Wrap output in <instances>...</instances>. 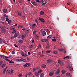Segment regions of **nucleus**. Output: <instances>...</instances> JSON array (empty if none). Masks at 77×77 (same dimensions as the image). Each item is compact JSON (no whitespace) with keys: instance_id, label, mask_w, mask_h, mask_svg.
<instances>
[{"instance_id":"nucleus-1","label":"nucleus","mask_w":77,"mask_h":77,"mask_svg":"<svg viewBox=\"0 0 77 77\" xmlns=\"http://www.w3.org/2000/svg\"><path fill=\"white\" fill-rule=\"evenodd\" d=\"M5 26H4L1 28V32L2 33H4L6 32V29H5Z\"/></svg>"},{"instance_id":"nucleus-2","label":"nucleus","mask_w":77,"mask_h":77,"mask_svg":"<svg viewBox=\"0 0 77 77\" xmlns=\"http://www.w3.org/2000/svg\"><path fill=\"white\" fill-rule=\"evenodd\" d=\"M1 57L2 59H5H5H8V57L5 56V55H2L1 56Z\"/></svg>"},{"instance_id":"nucleus-3","label":"nucleus","mask_w":77,"mask_h":77,"mask_svg":"<svg viewBox=\"0 0 77 77\" xmlns=\"http://www.w3.org/2000/svg\"><path fill=\"white\" fill-rule=\"evenodd\" d=\"M60 69H57L55 73L56 74H59V72H60Z\"/></svg>"},{"instance_id":"nucleus-4","label":"nucleus","mask_w":77,"mask_h":77,"mask_svg":"<svg viewBox=\"0 0 77 77\" xmlns=\"http://www.w3.org/2000/svg\"><path fill=\"white\" fill-rule=\"evenodd\" d=\"M51 61H52L51 60H48L47 61V63H51Z\"/></svg>"},{"instance_id":"nucleus-5","label":"nucleus","mask_w":77,"mask_h":77,"mask_svg":"<svg viewBox=\"0 0 77 77\" xmlns=\"http://www.w3.org/2000/svg\"><path fill=\"white\" fill-rule=\"evenodd\" d=\"M48 39H42L41 40L42 42H46V41H48Z\"/></svg>"},{"instance_id":"nucleus-6","label":"nucleus","mask_w":77,"mask_h":77,"mask_svg":"<svg viewBox=\"0 0 77 77\" xmlns=\"http://www.w3.org/2000/svg\"><path fill=\"white\" fill-rule=\"evenodd\" d=\"M39 20L42 21V22L43 23H45V21H44V19H41L40 18V17L39 18Z\"/></svg>"},{"instance_id":"nucleus-7","label":"nucleus","mask_w":77,"mask_h":77,"mask_svg":"<svg viewBox=\"0 0 77 77\" xmlns=\"http://www.w3.org/2000/svg\"><path fill=\"white\" fill-rule=\"evenodd\" d=\"M18 27L19 29H23V25H20L18 26Z\"/></svg>"},{"instance_id":"nucleus-8","label":"nucleus","mask_w":77,"mask_h":77,"mask_svg":"<svg viewBox=\"0 0 77 77\" xmlns=\"http://www.w3.org/2000/svg\"><path fill=\"white\" fill-rule=\"evenodd\" d=\"M6 20V18L4 17H1V20L2 21H4Z\"/></svg>"},{"instance_id":"nucleus-9","label":"nucleus","mask_w":77,"mask_h":77,"mask_svg":"<svg viewBox=\"0 0 77 77\" xmlns=\"http://www.w3.org/2000/svg\"><path fill=\"white\" fill-rule=\"evenodd\" d=\"M14 60H15V61H16V62H21V60H20L17 59H14Z\"/></svg>"},{"instance_id":"nucleus-10","label":"nucleus","mask_w":77,"mask_h":77,"mask_svg":"<svg viewBox=\"0 0 77 77\" xmlns=\"http://www.w3.org/2000/svg\"><path fill=\"white\" fill-rule=\"evenodd\" d=\"M40 77H43L44 76V74L43 73H41L39 74Z\"/></svg>"},{"instance_id":"nucleus-11","label":"nucleus","mask_w":77,"mask_h":77,"mask_svg":"<svg viewBox=\"0 0 77 77\" xmlns=\"http://www.w3.org/2000/svg\"><path fill=\"white\" fill-rule=\"evenodd\" d=\"M18 36V33H15L14 35V38H16Z\"/></svg>"},{"instance_id":"nucleus-12","label":"nucleus","mask_w":77,"mask_h":77,"mask_svg":"<svg viewBox=\"0 0 77 77\" xmlns=\"http://www.w3.org/2000/svg\"><path fill=\"white\" fill-rule=\"evenodd\" d=\"M11 29L12 30H15V27L14 26H11Z\"/></svg>"},{"instance_id":"nucleus-13","label":"nucleus","mask_w":77,"mask_h":77,"mask_svg":"<svg viewBox=\"0 0 77 77\" xmlns=\"http://www.w3.org/2000/svg\"><path fill=\"white\" fill-rule=\"evenodd\" d=\"M69 69L70 71H72V70H73V68H72V67L71 66H69Z\"/></svg>"},{"instance_id":"nucleus-14","label":"nucleus","mask_w":77,"mask_h":77,"mask_svg":"<svg viewBox=\"0 0 77 77\" xmlns=\"http://www.w3.org/2000/svg\"><path fill=\"white\" fill-rule=\"evenodd\" d=\"M6 73L7 74H10V70H7L6 71Z\"/></svg>"},{"instance_id":"nucleus-15","label":"nucleus","mask_w":77,"mask_h":77,"mask_svg":"<svg viewBox=\"0 0 77 77\" xmlns=\"http://www.w3.org/2000/svg\"><path fill=\"white\" fill-rule=\"evenodd\" d=\"M2 11L4 13H6V12H7L8 11L6 9H3Z\"/></svg>"},{"instance_id":"nucleus-16","label":"nucleus","mask_w":77,"mask_h":77,"mask_svg":"<svg viewBox=\"0 0 77 77\" xmlns=\"http://www.w3.org/2000/svg\"><path fill=\"white\" fill-rule=\"evenodd\" d=\"M42 35L43 36H45L46 35V32H45V31H43L42 32Z\"/></svg>"},{"instance_id":"nucleus-17","label":"nucleus","mask_w":77,"mask_h":77,"mask_svg":"<svg viewBox=\"0 0 77 77\" xmlns=\"http://www.w3.org/2000/svg\"><path fill=\"white\" fill-rule=\"evenodd\" d=\"M6 68H7V67H6L3 70V74H5V72H6Z\"/></svg>"},{"instance_id":"nucleus-18","label":"nucleus","mask_w":77,"mask_h":77,"mask_svg":"<svg viewBox=\"0 0 77 77\" xmlns=\"http://www.w3.org/2000/svg\"><path fill=\"white\" fill-rule=\"evenodd\" d=\"M36 25L35 24H34L32 25V26H31V27H32V28L35 27H36Z\"/></svg>"},{"instance_id":"nucleus-19","label":"nucleus","mask_w":77,"mask_h":77,"mask_svg":"<svg viewBox=\"0 0 77 77\" xmlns=\"http://www.w3.org/2000/svg\"><path fill=\"white\" fill-rule=\"evenodd\" d=\"M54 73L53 72H51L49 73V75L50 76H52V75H53Z\"/></svg>"},{"instance_id":"nucleus-20","label":"nucleus","mask_w":77,"mask_h":77,"mask_svg":"<svg viewBox=\"0 0 77 77\" xmlns=\"http://www.w3.org/2000/svg\"><path fill=\"white\" fill-rule=\"evenodd\" d=\"M6 66V64H3L2 66H1V67L2 68H4L5 66Z\"/></svg>"},{"instance_id":"nucleus-21","label":"nucleus","mask_w":77,"mask_h":77,"mask_svg":"<svg viewBox=\"0 0 77 77\" xmlns=\"http://www.w3.org/2000/svg\"><path fill=\"white\" fill-rule=\"evenodd\" d=\"M66 75L67 77H69V76L70 75V73L69 72L67 73L66 74Z\"/></svg>"},{"instance_id":"nucleus-22","label":"nucleus","mask_w":77,"mask_h":77,"mask_svg":"<svg viewBox=\"0 0 77 77\" xmlns=\"http://www.w3.org/2000/svg\"><path fill=\"white\" fill-rule=\"evenodd\" d=\"M44 11H41L40 12V15H44Z\"/></svg>"},{"instance_id":"nucleus-23","label":"nucleus","mask_w":77,"mask_h":77,"mask_svg":"<svg viewBox=\"0 0 77 77\" xmlns=\"http://www.w3.org/2000/svg\"><path fill=\"white\" fill-rule=\"evenodd\" d=\"M35 75L36 76H38L39 75V74L37 72H36L35 73Z\"/></svg>"},{"instance_id":"nucleus-24","label":"nucleus","mask_w":77,"mask_h":77,"mask_svg":"<svg viewBox=\"0 0 77 77\" xmlns=\"http://www.w3.org/2000/svg\"><path fill=\"white\" fill-rule=\"evenodd\" d=\"M18 42L20 43H23V41L22 40H19Z\"/></svg>"},{"instance_id":"nucleus-25","label":"nucleus","mask_w":77,"mask_h":77,"mask_svg":"<svg viewBox=\"0 0 77 77\" xmlns=\"http://www.w3.org/2000/svg\"><path fill=\"white\" fill-rule=\"evenodd\" d=\"M19 15V16H21V12H18L17 13Z\"/></svg>"},{"instance_id":"nucleus-26","label":"nucleus","mask_w":77,"mask_h":77,"mask_svg":"<svg viewBox=\"0 0 77 77\" xmlns=\"http://www.w3.org/2000/svg\"><path fill=\"white\" fill-rule=\"evenodd\" d=\"M42 68H46V65L45 64H43L42 65Z\"/></svg>"},{"instance_id":"nucleus-27","label":"nucleus","mask_w":77,"mask_h":77,"mask_svg":"<svg viewBox=\"0 0 77 77\" xmlns=\"http://www.w3.org/2000/svg\"><path fill=\"white\" fill-rule=\"evenodd\" d=\"M29 48H33V45H29Z\"/></svg>"},{"instance_id":"nucleus-28","label":"nucleus","mask_w":77,"mask_h":77,"mask_svg":"<svg viewBox=\"0 0 77 77\" xmlns=\"http://www.w3.org/2000/svg\"><path fill=\"white\" fill-rule=\"evenodd\" d=\"M62 72L63 74H64V73H65V70H62Z\"/></svg>"},{"instance_id":"nucleus-29","label":"nucleus","mask_w":77,"mask_h":77,"mask_svg":"<svg viewBox=\"0 0 77 77\" xmlns=\"http://www.w3.org/2000/svg\"><path fill=\"white\" fill-rule=\"evenodd\" d=\"M14 71V70L11 69V73L10 74L11 75L12 74V73H13Z\"/></svg>"},{"instance_id":"nucleus-30","label":"nucleus","mask_w":77,"mask_h":77,"mask_svg":"<svg viewBox=\"0 0 77 77\" xmlns=\"http://www.w3.org/2000/svg\"><path fill=\"white\" fill-rule=\"evenodd\" d=\"M52 41H54V42H56V38H53L52 39Z\"/></svg>"},{"instance_id":"nucleus-31","label":"nucleus","mask_w":77,"mask_h":77,"mask_svg":"<svg viewBox=\"0 0 77 77\" xmlns=\"http://www.w3.org/2000/svg\"><path fill=\"white\" fill-rule=\"evenodd\" d=\"M42 71L41 69H39V71H38V73H41V72H42Z\"/></svg>"},{"instance_id":"nucleus-32","label":"nucleus","mask_w":77,"mask_h":77,"mask_svg":"<svg viewBox=\"0 0 77 77\" xmlns=\"http://www.w3.org/2000/svg\"><path fill=\"white\" fill-rule=\"evenodd\" d=\"M23 66L24 67H27L28 66H27V63H26V64H25V65H23Z\"/></svg>"},{"instance_id":"nucleus-33","label":"nucleus","mask_w":77,"mask_h":77,"mask_svg":"<svg viewBox=\"0 0 77 77\" xmlns=\"http://www.w3.org/2000/svg\"><path fill=\"white\" fill-rule=\"evenodd\" d=\"M51 37H52V35H50L48 36L47 38L48 39L49 38H51Z\"/></svg>"},{"instance_id":"nucleus-34","label":"nucleus","mask_w":77,"mask_h":77,"mask_svg":"<svg viewBox=\"0 0 77 77\" xmlns=\"http://www.w3.org/2000/svg\"><path fill=\"white\" fill-rule=\"evenodd\" d=\"M50 52H51V51L50 50V51H46V53H50Z\"/></svg>"},{"instance_id":"nucleus-35","label":"nucleus","mask_w":77,"mask_h":77,"mask_svg":"<svg viewBox=\"0 0 77 77\" xmlns=\"http://www.w3.org/2000/svg\"><path fill=\"white\" fill-rule=\"evenodd\" d=\"M36 69L37 70V69H39V68H40V66H38L36 68Z\"/></svg>"},{"instance_id":"nucleus-36","label":"nucleus","mask_w":77,"mask_h":77,"mask_svg":"<svg viewBox=\"0 0 77 77\" xmlns=\"http://www.w3.org/2000/svg\"><path fill=\"white\" fill-rule=\"evenodd\" d=\"M17 31L16 30H14L12 32V33H16Z\"/></svg>"},{"instance_id":"nucleus-37","label":"nucleus","mask_w":77,"mask_h":77,"mask_svg":"<svg viewBox=\"0 0 77 77\" xmlns=\"http://www.w3.org/2000/svg\"><path fill=\"white\" fill-rule=\"evenodd\" d=\"M32 74V72H29L28 73V75H30Z\"/></svg>"},{"instance_id":"nucleus-38","label":"nucleus","mask_w":77,"mask_h":77,"mask_svg":"<svg viewBox=\"0 0 77 77\" xmlns=\"http://www.w3.org/2000/svg\"><path fill=\"white\" fill-rule=\"evenodd\" d=\"M57 51H54L53 52L54 54H57Z\"/></svg>"},{"instance_id":"nucleus-39","label":"nucleus","mask_w":77,"mask_h":77,"mask_svg":"<svg viewBox=\"0 0 77 77\" xmlns=\"http://www.w3.org/2000/svg\"><path fill=\"white\" fill-rule=\"evenodd\" d=\"M22 39H24V36L23 35H22Z\"/></svg>"},{"instance_id":"nucleus-40","label":"nucleus","mask_w":77,"mask_h":77,"mask_svg":"<svg viewBox=\"0 0 77 77\" xmlns=\"http://www.w3.org/2000/svg\"><path fill=\"white\" fill-rule=\"evenodd\" d=\"M46 3H47V2H45V3H44L42 4V5H45Z\"/></svg>"},{"instance_id":"nucleus-41","label":"nucleus","mask_w":77,"mask_h":77,"mask_svg":"<svg viewBox=\"0 0 77 77\" xmlns=\"http://www.w3.org/2000/svg\"><path fill=\"white\" fill-rule=\"evenodd\" d=\"M23 62H26L27 61H26V60H25V59H23Z\"/></svg>"},{"instance_id":"nucleus-42","label":"nucleus","mask_w":77,"mask_h":77,"mask_svg":"<svg viewBox=\"0 0 77 77\" xmlns=\"http://www.w3.org/2000/svg\"><path fill=\"white\" fill-rule=\"evenodd\" d=\"M3 16H4V17H8V16L6 15V14H4L3 15Z\"/></svg>"},{"instance_id":"nucleus-43","label":"nucleus","mask_w":77,"mask_h":77,"mask_svg":"<svg viewBox=\"0 0 77 77\" xmlns=\"http://www.w3.org/2000/svg\"><path fill=\"white\" fill-rule=\"evenodd\" d=\"M19 77H21L23 76V75L22 74H19L18 75Z\"/></svg>"},{"instance_id":"nucleus-44","label":"nucleus","mask_w":77,"mask_h":77,"mask_svg":"<svg viewBox=\"0 0 77 77\" xmlns=\"http://www.w3.org/2000/svg\"><path fill=\"white\" fill-rule=\"evenodd\" d=\"M50 47V45H48L46 46V48L48 49V48Z\"/></svg>"},{"instance_id":"nucleus-45","label":"nucleus","mask_w":77,"mask_h":77,"mask_svg":"<svg viewBox=\"0 0 77 77\" xmlns=\"http://www.w3.org/2000/svg\"><path fill=\"white\" fill-rule=\"evenodd\" d=\"M59 50L60 51H63V49H60Z\"/></svg>"},{"instance_id":"nucleus-46","label":"nucleus","mask_w":77,"mask_h":77,"mask_svg":"<svg viewBox=\"0 0 77 77\" xmlns=\"http://www.w3.org/2000/svg\"><path fill=\"white\" fill-rule=\"evenodd\" d=\"M27 65L28 66H30V63H27Z\"/></svg>"},{"instance_id":"nucleus-47","label":"nucleus","mask_w":77,"mask_h":77,"mask_svg":"<svg viewBox=\"0 0 77 77\" xmlns=\"http://www.w3.org/2000/svg\"><path fill=\"white\" fill-rule=\"evenodd\" d=\"M9 63H14V62L12 61V60H11L9 62Z\"/></svg>"},{"instance_id":"nucleus-48","label":"nucleus","mask_w":77,"mask_h":77,"mask_svg":"<svg viewBox=\"0 0 77 77\" xmlns=\"http://www.w3.org/2000/svg\"><path fill=\"white\" fill-rule=\"evenodd\" d=\"M5 28H6V29H7L8 30H9V28L7 26L5 27Z\"/></svg>"},{"instance_id":"nucleus-49","label":"nucleus","mask_w":77,"mask_h":77,"mask_svg":"<svg viewBox=\"0 0 77 77\" xmlns=\"http://www.w3.org/2000/svg\"><path fill=\"white\" fill-rule=\"evenodd\" d=\"M36 70H37L36 69V68H35H35H33V71H36Z\"/></svg>"},{"instance_id":"nucleus-50","label":"nucleus","mask_w":77,"mask_h":77,"mask_svg":"<svg viewBox=\"0 0 77 77\" xmlns=\"http://www.w3.org/2000/svg\"><path fill=\"white\" fill-rule=\"evenodd\" d=\"M36 32H37L36 31H33V33L34 34H36Z\"/></svg>"},{"instance_id":"nucleus-51","label":"nucleus","mask_w":77,"mask_h":77,"mask_svg":"<svg viewBox=\"0 0 77 77\" xmlns=\"http://www.w3.org/2000/svg\"><path fill=\"white\" fill-rule=\"evenodd\" d=\"M14 45L15 47H17V48L18 47V46L16 44H14Z\"/></svg>"},{"instance_id":"nucleus-52","label":"nucleus","mask_w":77,"mask_h":77,"mask_svg":"<svg viewBox=\"0 0 77 77\" xmlns=\"http://www.w3.org/2000/svg\"><path fill=\"white\" fill-rule=\"evenodd\" d=\"M3 62L2 61H1V62H0V65H2V63H3Z\"/></svg>"},{"instance_id":"nucleus-53","label":"nucleus","mask_w":77,"mask_h":77,"mask_svg":"<svg viewBox=\"0 0 77 77\" xmlns=\"http://www.w3.org/2000/svg\"><path fill=\"white\" fill-rule=\"evenodd\" d=\"M66 58L67 59H69V57L68 56H67L66 57Z\"/></svg>"},{"instance_id":"nucleus-54","label":"nucleus","mask_w":77,"mask_h":77,"mask_svg":"<svg viewBox=\"0 0 77 77\" xmlns=\"http://www.w3.org/2000/svg\"><path fill=\"white\" fill-rule=\"evenodd\" d=\"M35 22L36 23H37V24H38V20H37L35 19Z\"/></svg>"},{"instance_id":"nucleus-55","label":"nucleus","mask_w":77,"mask_h":77,"mask_svg":"<svg viewBox=\"0 0 77 77\" xmlns=\"http://www.w3.org/2000/svg\"><path fill=\"white\" fill-rule=\"evenodd\" d=\"M6 21L7 22H8V21H9V19H8V18H6Z\"/></svg>"},{"instance_id":"nucleus-56","label":"nucleus","mask_w":77,"mask_h":77,"mask_svg":"<svg viewBox=\"0 0 77 77\" xmlns=\"http://www.w3.org/2000/svg\"><path fill=\"white\" fill-rule=\"evenodd\" d=\"M24 53L23 52L22 53V56H24Z\"/></svg>"},{"instance_id":"nucleus-57","label":"nucleus","mask_w":77,"mask_h":77,"mask_svg":"<svg viewBox=\"0 0 77 77\" xmlns=\"http://www.w3.org/2000/svg\"><path fill=\"white\" fill-rule=\"evenodd\" d=\"M12 53L13 54H14L15 53V52L14 51H12Z\"/></svg>"},{"instance_id":"nucleus-58","label":"nucleus","mask_w":77,"mask_h":77,"mask_svg":"<svg viewBox=\"0 0 77 77\" xmlns=\"http://www.w3.org/2000/svg\"><path fill=\"white\" fill-rule=\"evenodd\" d=\"M67 4L68 5H71V3L70 2H68Z\"/></svg>"},{"instance_id":"nucleus-59","label":"nucleus","mask_w":77,"mask_h":77,"mask_svg":"<svg viewBox=\"0 0 77 77\" xmlns=\"http://www.w3.org/2000/svg\"><path fill=\"white\" fill-rule=\"evenodd\" d=\"M23 59H23V58H20V61H23Z\"/></svg>"},{"instance_id":"nucleus-60","label":"nucleus","mask_w":77,"mask_h":77,"mask_svg":"<svg viewBox=\"0 0 77 77\" xmlns=\"http://www.w3.org/2000/svg\"><path fill=\"white\" fill-rule=\"evenodd\" d=\"M40 56V57H43V56H44V54L41 55Z\"/></svg>"},{"instance_id":"nucleus-61","label":"nucleus","mask_w":77,"mask_h":77,"mask_svg":"<svg viewBox=\"0 0 77 77\" xmlns=\"http://www.w3.org/2000/svg\"><path fill=\"white\" fill-rule=\"evenodd\" d=\"M5 60L8 62H9V61H10V60L8 59H6Z\"/></svg>"},{"instance_id":"nucleus-62","label":"nucleus","mask_w":77,"mask_h":77,"mask_svg":"<svg viewBox=\"0 0 77 77\" xmlns=\"http://www.w3.org/2000/svg\"><path fill=\"white\" fill-rule=\"evenodd\" d=\"M31 41H32V43H33V42H34L35 41L33 40H32Z\"/></svg>"},{"instance_id":"nucleus-63","label":"nucleus","mask_w":77,"mask_h":77,"mask_svg":"<svg viewBox=\"0 0 77 77\" xmlns=\"http://www.w3.org/2000/svg\"><path fill=\"white\" fill-rule=\"evenodd\" d=\"M11 20H9L8 22V24H10L11 23Z\"/></svg>"},{"instance_id":"nucleus-64","label":"nucleus","mask_w":77,"mask_h":77,"mask_svg":"<svg viewBox=\"0 0 77 77\" xmlns=\"http://www.w3.org/2000/svg\"><path fill=\"white\" fill-rule=\"evenodd\" d=\"M2 42H4V43H5V41L4 40H2Z\"/></svg>"}]
</instances>
